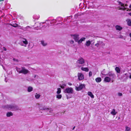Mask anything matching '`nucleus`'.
I'll return each instance as SVG.
<instances>
[{
  "label": "nucleus",
  "instance_id": "1",
  "mask_svg": "<svg viewBox=\"0 0 131 131\" xmlns=\"http://www.w3.org/2000/svg\"><path fill=\"white\" fill-rule=\"evenodd\" d=\"M106 75L107 76L106 77L104 80V81L106 82H109L111 81L113 82L116 77L115 73L112 71H109Z\"/></svg>",
  "mask_w": 131,
  "mask_h": 131
},
{
  "label": "nucleus",
  "instance_id": "2",
  "mask_svg": "<svg viewBox=\"0 0 131 131\" xmlns=\"http://www.w3.org/2000/svg\"><path fill=\"white\" fill-rule=\"evenodd\" d=\"M5 106L8 110L12 111H16L19 109V108L18 106L14 104L7 105H6Z\"/></svg>",
  "mask_w": 131,
  "mask_h": 131
},
{
  "label": "nucleus",
  "instance_id": "3",
  "mask_svg": "<svg viewBox=\"0 0 131 131\" xmlns=\"http://www.w3.org/2000/svg\"><path fill=\"white\" fill-rule=\"evenodd\" d=\"M76 63L78 67H80L81 66L84 65L85 61L82 58L80 57L78 59Z\"/></svg>",
  "mask_w": 131,
  "mask_h": 131
},
{
  "label": "nucleus",
  "instance_id": "4",
  "mask_svg": "<svg viewBox=\"0 0 131 131\" xmlns=\"http://www.w3.org/2000/svg\"><path fill=\"white\" fill-rule=\"evenodd\" d=\"M57 22V20L54 19H53L50 21L49 20H47L45 22L42 23V24L46 23L47 25V26H49V23H50L51 24H53Z\"/></svg>",
  "mask_w": 131,
  "mask_h": 131
},
{
  "label": "nucleus",
  "instance_id": "5",
  "mask_svg": "<svg viewBox=\"0 0 131 131\" xmlns=\"http://www.w3.org/2000/svg\"><path fill=\"white\" fill-rule=\"evenodd\" d=\"M20 44L21 46L26 47L28 44V41L26 39L23 38Z\"/></svg>",
  "mask_w": 131,
  "mask_h": 131
},
{
  "label": "nucleus",
  "instance_id": "6",
  "mask_svg": "<svg viewBox=\"0 0 131 131\" xmlns=\"http://www.w3.org/2000/svg\"><path fill=\"white\" fill-rule=\"evenodd\" d=\"M105 45V44L103 43L102 41H97V43L95 45V46L97 48L100 47H103Z\"/></svg>",
  "mask_w": 131,
  "mask_h": 131
},
{
  "label": "nucleus",
  "instance_id": "7",
  "mask_svg": "<svg viewBox=\"0 0 131 131\" xmlns=\"http://www.w3.org/2000/svg\"><path fill=\"white\" fill-rule=\"evenodd\" d=\"M73 90L72 88H67L64 90V92L65 93H72Z\"/></svg>",
  "mask_w": 131,
  "mask_h": 131
},
{
  "label": "nucleus",
  "instance_id": "8",
  "mask_svg": "<svg viewBox=\"0 0 131 131\" xmlns=\"http://www.w3.org/2000/svg\"><path fill=\"white\" fill-rule=\"evenodd\" d=\"M22 68L21 73H22L24 74H26L28 73L29 72V71L27 69H26L24 67H21Z\"/></svg>",
  "mask_w": 131,
  "mask_h": 131
},
{
  "label": "nucleus",
  "instance_id": "9",
  "mask_svg": "<svg viewBox=\"0 0 131 131\" xmlns=\"http://www.w3.org/2000/svg\"><path fill=\"white\" fill-rule=\"evenodd\" d=\"M85 87V85L84 84H81L79 85V86L78 87H75V89L77 91H79Z\"/></svg>",
  "mask_w": 131,
  "mask_h": 131
},
{
  "label": "nucleus",
  "instance_id": "10",
  "mask_svg": "<svg viewBox=\"0 0 131 131\" xmlns=\"http://www.w3.org/2000/svg\"><path fill=\"white\" fill-rule=\"evenodd\" d=\"M118 3L119 5L122 7H119V9L123 10H125L126 8L124 7L125 6L124 4L123 3L119 1L118 2Z\"/></svg>",
  "mask_w": 131,
  "mask_h": 131
},
{
  "label": "nucleus",
  "instance_id": "11",
  "mask_svg": "<svg viewBox=\"0 0 131 131\" xmlns=\"http://www.w3.org/2000/svg\"><path fill=\"white\" fill-rule=\"evenodd\" d=\"M78 79L80 80H82L84 79L83 75L81 73H78Z\"/></svg>",
  "mask_w": 131,
  "mask_h": 131
},
{
  "label": "nucleus",
  "instance_id": "12",
  "mask_svg": "<svg viewBox=\"0 0 131 131\" xmlns=\"http://www.w3.org/2000/svg\"><path fill=\"white\" fill-rule=\"evenodd\" d=\"M73 38L75 41L76 42H77L79 39V35H74Z\"/></svg>",
  "mask_w": 131,
  "mask_h": 131
},
{
  "label": "nucleus",
  "instance_id": "13",
  "mask_svg": "<svg viewBox=\"0 0 131 131\" xmlns=\"http://www.w3.org/2000/svg\"><path fill=\"white\" fill-rule=\"evenodd\" d=\"M85 39V38L82 37L80 40H79L77 42L79 44H80L82 43V41H84Z\"/></svg>",
  "mask_w": 131,
  "mask_h": 131
},
{
  "label": "nucleus",
  "instance_id": "14",
  "mask_svg": "<svg viewBox=\"0 0 131 131\" xmlns=\"http://www.w3.org/2000/svg\"><path fill=\"white\" fill-rule=\"evenodd\" d=\"M10 25L14 27H16L18 26V25L16 24L15 22H13L12 24H10Z\"/></svg>",
  "mask_w": 131,
  "mask_h": 131
},
{
  "label": "nucleus",
  "instance_id": "15",
  "mask_svg": "<svg viewBox=\"0 0 131 131\" xmlns=\"http://www.w3.org/2000/svg\"><path fill=\"white\" fill-rule=\"evenodd\" d=\"M39 108V109L40 110H47V111H49V109L46 108L45 107H43L42 108H41V107H40Z\"/></svg>",
  "mask_w": 131,
  "mask_h": 131
},
{
  "label": "nucleus",
  "instance_id": "16",
  "mask_svg": "<svg viewBox=\"0 0 131 131\" xmlns=\"http://www.w3.org/2000/svg\"><path fill=\"white\" fill-rule=\"evenodd\" d=\"M126 21L127 22V24L128 26H131V19H128L126 20Z\"/></svg>",
  "mask_w": 131,
  "mask_h": 131
},
{
  "label": "nucleus",
  "instance_id": "17",
  "mask_svg": "<svg viewBox=\"0 0 131 131\" xmlns=\"http://www.w3.org/2000/svg\"><path fill=\"white\" fill-rule=\"evenodd\" d=\"M115 70L117 73H120L121 72V69L118 67H116L115 68Z\"/></svg>",
  "mask_w": 131,
  "mask_h": 131
},
{
  "label": "nucleus",
  "instance_id": "18",
  "mask_svg": "<svg viewBox=\"0 0 131 131\" xmlns=\"http://www.w3.org/2000/svg\"><path fill=\"white\" fill-rule=\"evenodd\" d=\"M13 113L11 112H8L6 114V116L7 117H10L13 116Z\"/></svg>",
  "mask_w": 131,
  "mask_h": 131
},
{
  "label": "nucleus",
  "instance_id": "19",
  "mask_svg": "<svg viewBox=\"0 0 131 131\" xmlns=\"http://www.w3.org/2000/svg\"><path fill=\"white\" fill-rule=\"evenodd\" d=\"M117 113V112L115 111V110L114 109H113L111 113V114L114 115H115Z\"/></svg>",
  "mask_w": 131,
  "mask_h": 131
},
{
  "label": "nucleus",
  "instance_id": "20",
  "mask_svg": "<svg viewBox=\"0 0 131 131\" xmlns=\"http://www.w3.org/2000/svg\"><path fill=\"white\" fill-rule=\"evenodd\" d=\"M88 95L92 98H94V96L92 93L91 92H89L88 93Z\"/></svg>",
  "mask_w": 131,
  "mask_h": 131
},
{
  "label": "nucleus",
  "instance_id": "21",
  "mask_svg": "<svg viewBox=\"0 0 131 131\" xmlns=\"http://www.w3.org/2000/svg\"><path fill=\"white\" fill-rule=\"evenodd\" d=\"M115 28L117 30H121L122 29V27L118 25H116Z\"/></svg>",
  "mask_w": 131,
  "mask_h": 131
},
{
  "label": "nucleus",
  "instance_id": "22",
  "mask_svg": "<svg viewBox=\"0 0 131 131\" xmlns=\"http://www.w3.org/2000/svg\"><path fill=\"white\" fill-rule=\"evenodd\" d=\"M40 17L39 15H34L33 16V18L34 19H38Z\"/></svg>",
  "mask_w": 131,
  "mask_h": 131
},
{
  "label": "nucleus",
  "instance_id": "23",
  "mask_svg": "<svg viewBox=\"0 0 131 131\" xmlns=\"http://www.w3.org/2000/svg\"><path fill=\"white\" fill-rule=\"evenodd\" d=\"M95 80L97 82H100L102 80L101 79L100 77H98L95 79Z\"/></svg>",
  "mask_w": 131,
  "mask_h": 131
},
{
  "label": "nucleus",
  "instance_id": "24",
  "mask_svg": "<svg viewBox=\"0 0 131 131\" xmlns=\"http://www.w3.org/2000/svg\"><path fill=\"white\" fill-rule=\"evenodd\" d=\"M41 43L42 45V46H46L47 45V43L44 41L43 40H42L41 41Z\"/></svg>",
  "mask_w": 131,
  "mask_h": 131
},
{
  "label": "nucleus",
  "instance_id": "25",
  "mask_svg": "<svg viewBox=\"0 0 131 131\" xmlns=\"http://www.w3.org/2000/svg\"><path fill=\"white\" fill-rule=\"evenodd\" d=\"M33 89V88L32 87L30 86H29L28 88L27 91L28 92H31L32 91Z\"/></svg>",
  "mask_w": 131,
  "mask_h": 131
},
{
  "label": "nucleus",
  "instance_id": "26",
  "mask_svg": "<svg viewBox=\"0 0 131 131\" xmlns=\"http://www.w3.org/2000/svg\"><path fill=\"white\" fill-rule=\"evenodd\" d=\"M91 44V41L89 40L86 41L85 45L87 47H89Z\"/></svg>",
  "mask_w": 131,
  "mask_h": 131
},
{
  "label": "nucleus",
  "instance_id": "27",
  "mask_svg": "<svg viewBox=\"0 0 131 131\" xmlns=\"http://www.w3.org/2000/svg\"><path fill=\"white\" fill-rule=\"evenodd\" d=\"M22 68H16V70L19 73H21V71Z\"/></svg>",
  "mask_w": 131,
  "mask_h": 131
},
{
  "label": "nucleus",
  "instance_id": "28",
  "mask_svg": "<svg viewBox=\"0 0 131 131\" xmlns=\"http://www.w3.org/2000/svg\"><path fill=\"white\" fill-rule=\"evenodd\" d=\"M81 70L86 72H88L89 70L88 69L86 68L82 67L81 68Z\"/></svg>",
  "mask_w": 131,
  "mask_h": 131
},
{
  "label": "nucleus",
  "instance_id": "29",
  "mask_svg": "<svg viewBox=\"0 0 131 131\" xmlns=\"http://www.w3.org/2000/svg\"><path fill=\"white\" fill-rule=\"evenodd\" d=\"M27 28H30V27L29 26H27L26 27H21L20 29H22L24 31H26L27 30Z\"/></svg>",
  "mask_w": 131,
  "mask_h": 131
},
{
  "label": "nucleus",
  "instance_id": "30",
  "mask_svg": "<svg viewBox=\"0 0 131 131\" xmlns=\"http://www.w3.org/2000/svg\"><path fill=\"white\" fill-rule=\"evenodd\" d=\"M61 92V89L60 88H58L57 89V93L58 94H59Z\"/></svg>",
  "mask_w": 131,
  "mask_h": 131
},
{
  "label": "nucleus",
  "instance_id": "31",
  "mask_svg": "<svg viewBox=\"0 0 131 131\" xmlns=\"http://www.w3.org/2000/svg\"><path fill=\"white\" fill-rule=\"evenodd\" d=\"M62 97V96L61 94H58L56 95V97L59 99H61Z\"/></svg>",
  "mask_w": 131,
  "mask_h": 131
},
{
  "label": "nucleus",
  "instance_id": "32",
  "mask_svg": "<svg viewBox=\"0 0 131 131\" xmlns=\"http://www.w3.org/2000/svg\"><path fill=\"white\" fill-rule=\"evenodd\" d=\"M40 94L36 93L35 95V97L36 99H38L40 97Z\"/></svg>",
  "mask_w": 131,
  "mask_h": 131
},
{
  "label": "nucleus",
  "instance_id": "33",
  "mask_svg": "<svg viewBox=\"0 0 131 131\" xmlns=\"http://www.w3.org/2000/svg\"><path fill=\"white\" fill-rule=\"evenodd\" d=\"M60 86L61 88L64 89V87L66 86V84H65L64 83L62 85H60Z\"/></svg>",
  "mask_w": 131,
  "mask_h": 131
},
{
  "label": "nucleus",
  "instance_id": "34",
  "mask_svg": "<svg viewBox=\"0 0 131 131\" xmlns=\"http://www.w3.org/2000/svg\"><path fill=\"white\" fill-rule=\"evenodd\" d=\"M105 69H104L101 72V73H100L101 76V74H102L103 75V74H105Z\"/></svg>",
  "mask_w": 131,
  "mask_h": 131
},
{
  "label": "nucleus",
  "instance_id": "35",
  "mask_svg": "<svg viewBox=\"0 0 131 131\" xmlns=\"http://www.w3.org/2000/svg\"><path fill=\"white\" fill-rule=\"evenodd\" d=\"M130 129V128L129 127H128L127 126L126 127V131H129Z\"/></svg>",
  "mask_w": 131,
  "mask_h": 131
},
{
  "label": "nucleus",
  "instance_id": "36",
  "mask_svg": "<svg viewBox=\"0 0 131 131\" xmlns=\"http://www.w3.org/2000/svg\"><path fill=\"white\" fill-rule=\"evenodd\" d=\"M62 18H60V17H59V18H58L57 19V20L58 21H61V20H62Z\"/></svg>",
  "mask_w": 131,
  "mask_h": 131
},
{
  "label": "nucleus",
  "instance_id": "37",
  "mask_svg": "<svg viewBox=\"0 0 131 131\" xmlns=\"http://www.w3.org/2000/svg\"><path fill=\"white\" fill-rule=\"evenodd\" d=\"M92 75V72L91 71H90L89 73V77H91Z\"/></svg>",
  "mask_w": 131,
  "mask_h": 131
},
{
  "label": "nucleus",
  "instance_id": "38",
  "mask_svg": "<svg viewBox=\"0 0 131 131\" xmlns=\"http://www.w3.org/2000/svg\"><path fill=\"white\" fill-rule=\"evenodd\" d=\"M124 75L126 76V77L127 78H128V75L127 73H125L124 74Z\"/></svg>",
  "mask_w": 131,
  "mask_h": 131
},
{
  "label": "nucleus",
  "instance_id": "39",
  "mask_svg": "<svg viewBox=\"0 0 131 131\" xmlns=\"http://www.w3.org/2000/svg\"><path fill=\"white\" fill-rule=\"evenodd\" d=\"M118 95L119 96H121L122 95V94L121 93H118Z\"/></svg>",
  "mask_w": 131,
  "mask_h": 131
},
{
  "label": "nucleus",
  "instance_id": "40",
  "mask_svg": "<svg viewBox=\"0 0 131 131\" xmlns=\"http://www.w3.org/2000/svg\"><path fill=\"white\" fill-rule=\"evenodd\" d=\"M106 75H106V74H103V75L102 74H101V77L102 78H103L104 77H105Z\"/></svg>",
  "mask_w": 131,
  "mask_h": 131
},
{
  "label": "nucleus",
  "instance_id": "41",
  "mask_svg": "<svg viewBox=\"0 0 131 131\" xmlns=\"http://www.w3.org/2000/svg\"><path fill=\"white\" fill-rule=\"evenodd\" d=\"M70 43L71 44H73L74 43V41L73 40H71L70 41Z\"/></svg>",
  "mask_w": 131,
  "mask_h": 131
},
{
  "label": "nucleus",
  "instance_id": "42",
  "mask_svg": "<svg viewBox=\"0 0 131 131\" xmlns=\"http://www.w3.org/2000/svg\"><path fill=\"white\" fill-rule=\"evenodd\" d=\"M37 76V75H34V77L35 78H36V77Z\"/></svg>",
  "mask_w": 131,
  "mask_h": 131
},
{
  "label": "nucleus",
  "instance_id": "43",
  "mask_svg": "<svg viewBox=\"0 0 131 131\" xmlns=\"http://www.w3.org/2000/svg\"><path fill=\"white\" fill-rule=\"evenodd\" d=\"M3 48L4 49V50H5V51H6V48H5V47H4Z\"/></svg>",
  "mask_w": 131,
  "mask_h": 131
},
{
  "label": "nucleus",
  "instance_id": "44",
  "mask_svg": "<svg viewBox=\"0 0 131 131\" xmlns=\"http://www.w3.org/2000/svg\"><path fill=\"white\" fill-rule=\"evenodd\" d=\"M46 111L47 112H49L50 113V110L49 109V111H47V110H46Z\"/></svg>",
  "mask_w": 131,
  "mask_h": 131
},
{
  "label": "nucleus",
  "instance_id": "45",
  "mask_svg": "<svg viewBox=\"0 0 131 131\" xmlns=\"http://www.w3.org/2000/svg\"><path fill=\"white\" fill-rule=\"evenodd\" d=\"M75 126H74V127H73V128H72V130H74V129H75Z\"/></svg>",
  "mask_w": 131,
  "mask_h": 131
},
{
  "label": "nucleus",
  "instance_id": "46",
  "mask_svg": "<svg viewBox=\"0 0 131 131\" xmlns=\"http://www.w3.org/2000/svg\"><path fill=\"white\" fill-rule=\"evenodd\" d=\"M66 96H67V98L68 99H69V97L67 95H66Z\"/></svg>",
  "mask_w": 131,
  "mask_h": 131
},
{
  "label": "nucleus",
  "instance_id": "47",
  "mask_svg": "<svg viewBox=\"0 0 131 131\" xmlns=\"http://www.w3.org/2000/svg\"><path fill=\"white\" fill-rule=\"evenodd\" d=\"M129 78L130 79H131V74H130V75L129 76Z\"/></svg>",
  "mask_w": 131,
  "mask_h": 131
},
{
  "label": "nucleus",
  "instance_id": "48",
  "mask_svg": "<svg viewBox=\"0 0 131 131\" xmlns=\"http://www.w3.org/2000/svg\"><path fill=\"white\" fill-rule=\"evenodd\" d=\"M128 14L130 16H131V13H129Z\"/></svg>",
  "mask_w": 131,
  "mask_h": 131
},
{
  "label": "nucleus",
  "instance_id": "49",
  "mask_svg": "<svg viewBox=\"0 0 131 131\" xmlns=\"http://www.w3.org/2000/svg\"><path fill=\"white\" fill-rule=\"evenodd\" d=\"M129 36L131 38V33H130L129 34Z\"/></svg>",
  "mask_w": 131,
  "mask_h": 131
},
{
  "label": "nucleus",
  "instance_id": "50",
  "mask_svg": "<svg viewBox=\"0 0 131 131\" xmlns=\"http://www.w3.org/2000/svg\"><path fill=\"white\" fill-rule=\"evenodd\" d=\"M127 46L128 47H131V45H127Z\"/></svg>",
  "mask_w": 131,
  "mask_h": 131
},
{
  "label": "nucleus",
  "instance_id": "51",
  "mask_svg": "<svg viewBox=\"0 0 131 131\" xmlns=\"http://www.w3.org/2000/svg\"><path fill=\"white\" fill-rule=\"evenodd\" d=\"M129 7H130V8H131V4H130V5L129 6Z\"/></svg>",
  "mask_w": 131,
  "mask_h": 131
},
{
  "label": "nucleus",
  "instance_id": "52",
  "mask_svg": "<svg viewBox=\"0 0 131 131\" xmlns=\"http://www.w3.org/2000/svg\"><path fill=\"white\" fill-rule=\"evenodd\" d=\"M120 119V117H119L118 118V119Z\"/></svg>",
  "mask_w": 131,
  "mask_h": 131
},
{
  "label": "nucleus",
  "instance_id": "53",
  "mask_svg": "<svg viewBox=\"0 0 131 131\" xmlns=\"http://www.w3.org/2000/svg\"><path fill=\"white\" fill-rule=\"evenodd\" d=\"M28 28H27V30L26 31L28 30Z\"/></svg>",
  "mask_w": 131,
  "mask_h": 131
},
{
  "label": "nucleus",
  "instance_id": "54",
  "mask_svg": "<svg viewBox=\"0 0 131 131\" xmlns=\"http://www.w3.org/2000/svg\"><path fill=\"white\" fill-rule=\"evenodd\" d=\"M125 6H126V4H125Z\"/></svg>",
  "mask_w": 131,
  "mask_h": 131
}]
</instances>
